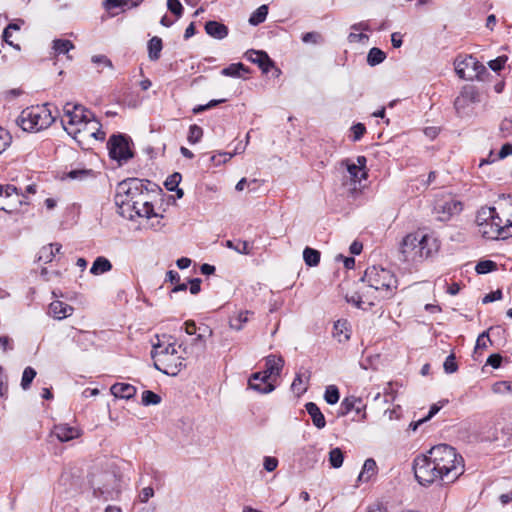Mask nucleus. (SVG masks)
Returning <instances> with one entry per match:
<instances>
[{
  "mask_svg": "<svg viewBox=\"0 0 512 512\" xmlns=\"http://www.w3.org/2000/svg\"><path fill=\"white\" fill-rule=\"evenodd\" d=\"M150 197L145 181L129 178L118 184L115 202L122 210L121 213H128L127 217L131 220L135 216L151 218L155 212Z\"/></svg>",
  "mask_w": 512,
  "mask_h": 512,
  "instance_id": "f257e3e1",
  "label": "nucleus"
},
{
  "mask_svg": "<svg viewBox=\"0 0 512 512\" xmlns=\"http://www.w3.org/2000/svg\"><path fill=\"white\" fill-rule=\"evenodd\" d=\"M63 112L62 126L75 140L80 142V138L85 136L104 139L105 133L100 131V124L94 114L82 105L66 103Z\"/></svg>",
  "mask_w": 512,
  "mask_h": 512,
  "instance_id": "f03ea898",
  "label": "nucleus"
},
{
  "mask_svg": "<svg viewBox=\"0 0 512 512\" xmlns=\"http://www.w3.org/2000/svg\"><path fill=\"white\" fill-rule=\"evenodd\" d=\"M428 452L429 458L435 461L438 470L442 474L443 483L454 482L463 473V459L453 447L447 444H439L432 447Z\"/></svg>",
  "mask_w": 512,
  "mask_h": 512,
  "instance_id": "7ed1b4c3",
  "label": "nucleus"
},
{
  "mask_svg": "<svg viewBox=\"0 0 512 512\" xmlns=\"http://www.w3.org/2000/svg\"><path fill=\"white\" fill-rule=\"evenodd\" d=\"M437 250L438 244L434 238L418 232L410 233L401 242V260L417 263L430 257Z\"/></svg>",
  "mask_w": 512,
  "mask_h": 512,
  "instance_id": "20e7f679",
  "label": "nucleus"
},
{
  "mask_svg": "<svg viewBox=\"0 0 512 512\" xmlns=\"http://www.w3.org/2000/svg\"><path fill=\"white\" fill-rule=\"evenodd\" d=\"M151 356L154 367L169 376H176L186 366L185 358L179 354L175 343L164 344L159 340L153 344Z\"/></svg>",
  "mask_w": 512,
  "mask_h": 512,
  "instance_id": "39448f33",
  "label": "nucleus"
},
{
  "mask_svg": "<svg viewBox=\"0 0 512 512\" xmlns=\"http://www.w3.org/2000/svg\"><path fill=\"white\" fill-rule=\"evenodd\" d=\"M362 281L374 289L380 299L393 297L398 288V280L395 275L391 271L377 266L367 268Z\"/></svg>",
  "mask_w": 512,
  "mask_h": 512,
  "instance_id": "423d86ee",
  "label": "nucleus"
},
{
  "mask_svg": "<svg viewBox=\"0 0 512 512\" xmlns=\"http://www.w3.org/2000/svg\"><path fill=\"white\" fill-rule=\"evenodd\" d=\"M55 118L48 104L24 109L17 119L18 125L27 132H39L48 128Z\"/></svg>",
  "mask_w": 512,
  "mask_h": 512,
  "instance_id": "0eeeda50",
  "label": "nucleus"
},
{
  "mask_svg": "<svg viewBox=\"0 0 512 512\" xmlns=\"http://www.w3.org/2000/svg\"><path fill=\"white\" fill-rule=\"evenodd\" d=\"M284 366L282 356L269 355L265 358V369L263 372L253 373L249 379V387L259 393L268 394L275 389V386L268 382L273 375H279Z\"/></svg>",
  "mask_w": 512,
  "mask_h": 512,
  "instance_id": "6e6552de",
  "label": "nucleus"
},
{
  "mask_svg": "<svg viewBox=\"0 0 512 512\" xmlns=\"http://www.w3.org/2000/svg\"><path fill=\"white\" fill-rule=\"evenodd\" d=\"M413 469L416 480L423 486L430 485L437 480L442 481V474L435 461L429 458V453L417 456L414 459Z\"/></svg>",
  "mask_w": 512,
  "mask_h": 512,
  "instance_id": "1a4fd4ad",
  "label": "nucleus"
},
{
  "mask_svg": "<svg viewBox=\"0 0 512 512\" xmlns=\"http://www.w3.org/2000/svg\"><path fill=\"white\" fill-rule=\"evenodd\" d=\"M494 207H482L476 216L479 233L487 239H506L509 233L503 232V226L492 225L489 218H493Z\"/></svg>",
  "mask_w": 512,
  "mask_h": 512,
  "instance_id": "9d476101",
  "label": "nucleus"
},
{
  "mask_svg": "<svg viewBox=\"0 0 512 512\" xmlns=\"http://www.w3.org/2000/svg\"><path fill=\"white\" fill-rule=\"evenodd\" d=\"M92 486L96 496H102L107 500L119 492L120 480L113 472H103L94 476Z\"/></svg>",
  "mask_w": 512,
  "mask_h": 512,
  "instance_id": "9b49d317",
  "label": "nucleus"
},
{
  "mask_svg": "<svg viewBox=\"0 0 512 512\" xmlns=\"http://www.w3.org/2000/svg\"><path fill=\"white\" fill-rule=\"evenodd\" d=\"M455 72L461 79H480V76L486 72V67L472 55H467L463 59H456Z\"/></svg>",
  "mask_w": 512,
  "mask_h": 512,
  "instance_id": "f8f14e48",
  "label": "nucleus"
},
{
  "mask_svg": "<svg viewBox=\"0 0 512 512\" xmlns=\"http://www.w3.org/2000/svg\"><path fill=\"white\" fill-rule=\"evenodd\" d=\"M504 202H499L494 207L493 218H489L492 225L503 226V232L512 236V196L505 197Z\"/></svg>",
  "mask_w": 512,
  "mask_h": 512,
  "instance_id": "ddd939ff",
  "label": "nucleus"
},
{
  "mask_svg": "<svg viewBox=\"0 0 512 512\" xmlns=\"http://www.w3.org/2000/svg\"><path fill=\"white\" fill-rule=\"evenodd\" d=\"M480 102V95L475 86L466 85L454 101V107L459 116H468L472 112V105Z\"/></svg>",
  "mask_w": 512,
  "mask_h": 512,
  "instance_id": "4468645a",
  "label": "nucleus"
},
{
  "mask_svg": "<svg viewBox=\"0 0 512 512\" xmlns=\"http://www.w3.org/2000/svg\"><path fill=\"white\" fill-rule=\"evenodd\" d=\"M461 210V202L454 199L451 195H443L434 202L433 211L440 221L449 220L452 216L460 213Z\"/></svg>",
  "mask_w": 512,
  "mask_h": 512,
  "instance_id": "2eb2a0df",
  "label": "nucleus"
},
{
  "mask_svg": "<svg viewBox=\"0 0 512 512\" xmlns=\"http://www.w3.org/2000/svg\"><path fill=\"white\" fill-rule=\"evenodd\" d=\"M109 155L116 160H128L132 157L127 139L123 135H113L108 140Z\"/></svg>",
  "mask_w": 512,
  "mask_h": 512,
  "instance_id": "dca6fc26",
  "label": "nucleus"
},
{
  "mask_svg": "<svg viewBox=\"0 0 512 512\" xmlns=\"http://www.w3.org/2000/svg\"><path fill=\"white\" fill-rule=\"evenodd\" d=\"M7 189L10 190V195L8 197L7 203H4L6 206V213H15L18 212L22 205H28V197L22 192H19L18 189L14 185L7 184Z\"/></svg>",
  "mask_w": 512,
  "mask_h": 512,
  "instance_id": "f3484780",
  "label": "nucleus"
},
{
  "mask_svg": "<svg viewBox=\"0 0 512 512\" xmlns=\"http://www.w3.org/2000/svg\"><path fill=\"white\" fill-rule=\"evenodd\" d=\"M52 434L60 442H68L70 440L78 438L81 435V431L76 426H70L68 424H58L54 426Z\"/></svg>",
  "mask_w": 512,
  "mask_h": 512,
  "instance_id": "a211bd4d",
  "label": "nucleus"
},
{
  "mask_svg": "<svg viewBox=\"0 0 512 512\" xmlns=\"http://www.w3.org/2000/svg\"><path fill=\"white\" fill-rule=\"evenodd\" d=\"M246 57L252 63L257 64L263 73H268L274 66L273 61L264 51L249 50L246 52Z\"/></svg>",
  "mask_w": 512,
  "mask_h": 512,
  "instance_id": "6ab92c4d",
  "label": "nucleus"
},
{
  "mask_svg": "<svg viewBox=\"0 0 512 512\" xmlns=\"http://www.w3.org/2000/svg\"><path fill=\"white\" fill-rule=\"evenodd\" d=\"M95 333L90 331L77 330L72 336V340L83 351L89 350L95 344Z\"/></svg>",
  "mask_w": 512,
  "mask_h": 512,
  "instance_id": "aec40b11",
  "label": "nucleus"
},
{
  "mask_svg": "<svg viewBox=\"0 0 512 512\" xmlns=\"http://www.w3.org/2000/svg\"><path fill=\"white\" fill-rule=\"evenodd\" d=\"M136 388L128 383H115L111 386L110 392L116 398L131 399L136 394Z\"/></svg>",
  "mask_w": 512,
  "mask_h": 512,
  "instance_id": "412c9836",
  "label": "nucleus"
},
{
  "mask_svg": "<svg viewBox=\"0 0 512 512\" xmlns=\"http://www.w3.org/2000/svg\"><path fill=\"white\" fill-rule=\"evenodd\" d=\"M49 310L55 319L61 320L72 315L74 309L62 301H53L49 305Z\"/></svg>",
  "mask_w": 512,
  "mask_h": 512,
  "instance_id": "4be33fe9",
  "label": "nucleus"
},
{
  "mask_svg": "<svg viewBox=\"0 0 512 512\" xmlns=\"http://www.w3.org/2000/svg\"><path fill=\"white\" fill-rule=\"evenodd\" d=\"M377 472L378 467L376 461L373 458H368L365 460L357 480L358 482H368L377 474Z\"/></svg>",
  "mask_w": 512,
  "mask_h": 512,
  "instance_id": "5701e85b",
  "label": "nucleus"
},
{
  "mask_svg": "<svg viewBox=\"0 0 512 512\" xmlns=\"http://www.w3.org/2000/svg\"><path fill=\"white\" fill-rule=\"evenodd\" d=\"M206 33L215 39H224L228 35V28L217 21H208L205 24Z\"/></svg>",
  "mask_w": 512,
  "mask_h": 512,
  "instance_id": "b1692460",
  "label": "nucleus"
},
{
  "mask_svg": "<svg viewBox=\"0 0 512 512\" xmlns=\"http://www.w3.org/2000/svg\"><path fill=\"white\" fill-rule=\"evenodd\" d=\"M351 329L346 320H338L334 323L333 336L338 342L343 343L350 339Z\"/></svg>",
  "mask_w": 512,
  "mask_h": 512,
  "instance_id": "393cba45",
  "label": "nucleus"
},
{
  "mask_svg": "<svg viewBox=\"0 0 512 512\" xmlns=\"http://www.w3.org/2000/svg\"><path fill=\"white\" fill-rule=\"evenodd\" d=\"M306 411L310 415L313 424L318 428L322 429L326 425L325 417L323 413L320 411L317 404L314 402H308L306 405Z\"/></svg>",
  "mask_w": 512,
  "mask_h": 512,
  "instance_id": "a878e982",
  "label": "nucleus"
},
{
  "mask_svg": "<svg viewBox=\"0 0 512 512\" xmlns=\"http://www.w3.org/2000/svg\"><path fill=\"white\" fill-rule=\"evenodd\" d=\"M24 25V20L18 19L16 22L10 23L6 26V28L3 31L2 38L3 40L11 47L19 51L21 49L19 44L13 43L11 40L12 34H14L15 31H19L21 29V26Z\"/></svg>",
  "mask_w": 512,
  "mask_h": 512,
  "instance_id": "bb28decb",
  "label": "nucleus"
},
{
  "mask_svg": "<svg viewBox=\"0 0 512 512\" xmlns=\"http://www.w3.org/2000/svg\"><path fill=\"white\" fill-rule=\"evenodd\" d=\"M251 315H253V312L249 310L237 312L229 318L230 328L236 331L242 330L244 325L249 321Z\"/></svg>",
  "mask_w": 512,
  "mask_h": 512,
  "instance_id": "cd10ccee",
  "label": "nucleus"
},
{
  "mask_svg": "<svg viewBox=\"0 0 512 512\" xmlns=\"http://www.w3.org/2000/svg\"><path fill=\"white\" fill-rule=\"evenodd\" d=\"M364 407L365 405L360 398L355 396L346 397L341 403V415H346L352 410L359 413Z\"/></svg>",
  "mask_w": 512,
  "mask_h": 512,
  "instance_id": "c85d7f7f",
  "label": "nucleus"
},
{
  "mask_svg": "<svg viewBox=\"0 0 512 512\" xmlns=\"http://www.w3.org/2000/svg\"><path fill=\"white\" fill-rule=\"evenodd\" d=\"M62 246L59 243H52L46 246H43L38 255V261L49 263L53 260L55 255L60 252Z\"/></svg>",
  "mask_w": 512,
  "mask_h": 512,
  "instance_id": "c756f323",
  "label": "nucleus"
},
{
  "mask_svg": "<svg viewBox=\"0 0 512 512\" xmlns=\"http://www.w3.org/2000/svg\"><path fill=\"white\" fill-rule=\"evenodd\" d=\"M111 269V262L107 258L100 256L94 260L90 268V273L93 275H100L109 272Z\"/></svg>",
  "mask_w": 512,
  "mask_h": 512,
  "instance_id": "7c9ffc66",
  "label": "nucleus"
},
{
  "mask_svg": "<svg viewBox=\"0 0 512 512\" xmlns=\"http://www.w3.org/2000/svg\"><path fill=\"white\" fill-rule=\"evenodd\" d=\"M248 68L242 63H233L222 69L221 74L228 77L240 78L243 73H248Z\"/></svg>",
  "mask_w": 512,
  "mask_h": 512,
  "instance_id": "2f4dec72",
  "label": "nucleus"
},
{
  "mask_svg": "<svg viewBox=\"0 0 512 512\" xmlns=\"http://www.w3.org/2000/svg\"><path fill=\"white\" fill-rule=\"evenodd\" d=\"M509 155H512V144L506 143L501 147L497 157H494L493 151H490L488 158L482 159L480 161L479 166H483L484 164L492 163V162L496 161L497 159H504Z\"/></svg>",
  "mask_w": 512,
  "mask_h": 512,
  "instance_id": "473e14b6",
  "label": "nucleus"
},
{
  "mask_svg": "<svg viewBox=\"0 0 512 512\" xmlns=\"http://www.w3.org/2000/svg\"><path fill=\"white\" fill-rule=\"evenodd\" d=\"M161 50H162V40L157 36L151 38L148 42L149 59L152 61L158 60L160 58Z\"/></svg>",
  "mask_w": 512,
  "mask_h": 512,
  "instance_id": "72a5a7b5",
  "label": "nucleus"
},
{
  "mask_svg": "<svg viewBox=\"0 0 512 512\" xmlns=\"http://www.w3.org/2000/svg\"><path fill=\"white\" fill-rule=\"evenodd\" d=\"M226 247L235 250L236 252L244 255L251 254L252 246L247 241L238 240L235 244L231 240H227L225 243Z\"/></svg>",
  "mask_w": 512,
  "mask_h": 512,
  "instance_id": "f704fd0d",
  "label": "nucleus"
},
{
  "mask_svg": "<svg viewBox=\"0 0 512 512\" xmlns=\"http://www.w3.org/2000/svg\"><path fill=\"white\" fill-rule=\"evenodd\" d=\"M268 14V6L261 5L258 7L250 16L249 23L253 26H256L265 21Z\"/></svg>",
  "mask_w": 512,
  "mask_h": 512,
  "instance_id": "c9c22d12",
  "label": "nucleus"
},
{
  "mask_svg": "<svg viewBox=\"0 0 512 512\" xmlns=\"http://www.w3.org/2000/svg\"><path fill=\"white\" fill-rule=\"evenodd\" d=\"M303 259L306 265L310 267L317 266L320 261V252L310 247H306L303 251Z\"/></svg>",
  "mask_w": 512,
  "mask_h": 512,
  "instance_id": "e433bc0d",
  "label": "nucleus"
},
{
  "mask_svg": "<svg viewBox=\"0 0 512 512\" xmlns=\"http://www.w3.org/2000/svg\"><path fill=\"white\" fill-rule=\"evenodd\" d=\"M92 177H94V172L91 169H73L66 174V178L78 181H83Z\"/></svg>",
  "mask_w": 512,
  "mask_h": 512,
  "instance_id": "4c0bfd02",
  "label": "nucleus"
},
{
  "mask_svg": "<svg viewBox=\"0 0 512 512\" xmlns=\"http://www.w3.org/2000/svg\"><path fill=\"white\" fill-rule=\"evenodd\" d=\"M386 58V54L379 48H372L370 49L368 55H367V63L370 66H376L380 63H382Z\"/></svg>",
  "mask_w": 512,
  "mask_h": 512,
  "instance_id": "58836bf2",
  "label": "nucleus"
},
{
  "mask_svg": "<svg viewBox=\"0 0 512 512\" xmlns=\"http://www.w3.org/2000/svg\"><path fill=\"white\" fill-rule=\"evenodd\" d=\"M74 48L73 43L67 39H56L53 41V50L55 54H66Z\"/></svg>",
  "mask_w": 512,
  "mask_h": 512,
  "instance_id": "ea45409f",
  "label": "nucleus"
},
{
  "mask_svg": "<svg viewBox=\"0 0 512 512\" xmlns=\"http://www.w3.org/2000/svg\"><path fill=\"white\" fill-rule=\"evenodd\" d=\"M344 454L338 447L331 449L329 452V463L333 468H340L343 464Z\"/></svg>",
  "mask_w": 512,
  "mask_h": 512,
  "instance_id": "a19ab883",
  "label": "nucleus"
},
{
  "mask_svg": "<svg viewBox=\"0 0 512 512\" xmlns=\"http://www.w3.org/2000/svg\"><path fill=\"white\" fill-rule=\"evenodd\" d=\"M36 374V370L30 366L24 369L21 379V388L23 390H28L30 388L31 383L34 380Z\"/></svg>",
  "mask_w": 512,
  "mask_h": 512,
  "instance_id": "79ce46f5",
  "label": "nucleus"
},
{
  "mask_svg": "<svg viewBox=\"0 0 512 512\" xmlns=\"http://www.w3.org/2000/svg\"><path fill=\"white\" fill-rule=\"evenodd\" d=\"M347 170L351 176V178L354 181H361L362 179H365L367 176L366 171H363L362 169L355 166L354 162L346 161Z\"/></svg>",
  "mask_w": 512,
  "mask_h": 512,
  "instance_id": "37998d69",
  "label": "nucleus"
},
{
  "mask_svg": "<svg viewBox=\"0 0 512 512\" xmlns=\"http://www.w3.org/2000/svg\"><path fill=\"white\" fill-rule=\"evenodd\" d=\"M340 393L338 388L335 385H329L326 387L324 399L325 401L330 404H336L339 401Z\"/></svg>",
  "mask_w": 512,
  "mask_h": 512,
  "instance_id": "c03bdc74",
  "label": "nucleus"
},
{
  "mask_svg": "<svg viewBox=\"0 0 512 512\" xmlns=\"http://www.w3.org/2000/svg\"><path fill=\"white\" fill-rule=\"evenodd\" d=\"M161 402V397L150 390H145L142 393L141 403L144 406L157 405Z\"/></svg>",
  "mask_w": 512,
  "mask_h": 512,
  "instance_id": "a18cd8bd",
  "label": "nucleus"
},
{
  "mask_svg": "<svg viewBox=\"0 0 512 512\" xmlns=\"http://www.w3.org/2000/svg\"><path fill=\"white\" fill-rule=\"evenodd\" d=\"M203 136V130L200 126L193 124L189 127L187 140L190 144L198 143Z\"/></svg>",
  "mask_w": 512,
  "mask_h": 512,
  "instance_id": "49530a36",
  "label": "nucleus"
},
{
  "mask_svg": "<svg viewBox=\"0 0 512 512\" xmlns=\"http://www.w3.org/2000/svg\"><path fill=\"white\" fill-rule=\"evenodd\" d=\"M182 176L180 173L175 172L170 175L164 182V186L169 191H174L177 189L181 182Z\"/></svg>",
  "mask_w": 512,
  "mask_h": 512,
  "instance_id": "de8ad7c7",
  "label": "nucleus"
},
{
  "mask_svg": "<svg viewBox=\"0 0 512 512\" xmlns=\"http://www.w3.org/2000/svg\"><path fill=\"white\" fill-rule=\"evenodd\" d=\"M291 389L296 392L297 394H302L307 390V387L305 386V380L303 379V375L300 373H297L292 385Z\"/></svg>",
  "mask_w": 512,
  "mask_h": 512,
  "instance_id": "09e8293b",
  "label": "nucleus"
},
{
  "mask_svg": "<svg viewBox=\"0 0 512 512\" xmlns=\"http://www.w3.org/2000/svg\"><path fill=\"white\" fill-rule=\"evenodd\" d=\"M495 268H496L495 262H493L491 260H484V261H480L476 265L475 270L478 274H486V273L493 271Z\"/></svg>",
  "mask_w": 512,
  "mask_h": 512,
  "instance_id": "8fccbe9b",
  "label": "nucleus"
},
{
  "mask_svg": "<svg viewBox=\"0 0 512 512\" xmlns=\"http://www.w3.org/2000/svg\"><path fill=\"white\" fill-rule=\"evenodd\" d=\"M507 60H508V57L506 55L499 56L496 59L490 60L488 62V66L491 70L498 72L503 68V66L505 65Z\"/></svg>",
  "mask_w": 512,
  "mask_h": 512,
  "instance_id": "3c124183",
  "label": "nucleus"
},
{
  "mask_svg": "<svg viewBox=\"0 0 512 512\" xmlns=\"http://www.w3.org/2000/svg\"><path fill=\"white\" fill-rule=\"evenodd\" d=\"M443 367H444V371L448 374H451V373H454L457 371L458 369V365L456 363V358H455V355L454 354H450L444 364H443Z\"/></svg>",
  "mask_w": 512,
  "mask_h": 512,
  "instance_id": "603ef678",
  "label": "nucleus"
},
{
  "mask_svg": "<svg viewBox=\"0 0 512 512\" xmlns=\"http://www.w3.org/2000/svg\"><path fill=\"white\" fill-rule=\"evenodd\" d=\"M12 137L9 132L0 128V154L11 144Z\"/></svg>",
  "mask_w": 512,
  "mask_h": 512,
  "instance_id": "864d4df0",
  "label": "nucleus"
},
{
  "mask_svg": "<svg viewBox=\"0 0 512 512\" xmlns=\"http://www.w3.org/2000/svg\"><path fill=\"white\" fill-rule=\"evenodd\" d=\"M345 299L348 303L355 305L357 308L366 309L363 306V304H365V301L363 300L362 295H360L358 293H353L352 295H346Z\"/></svg>",
  "mask_w": 512,
  "mask_h": 512,
  "instance_id": "5fc2aeb1",
  "label": "nucleus"
},
{
  "mask_svg": "<svg viewBox=\"0 0 512 512\" xmlns=\"http://www.w3.org/2000/svg\"><path fill=\"white\" fill-rule=\"evenodd\" d=\"M493 391L495 393H505L512 391V382L499 381L493 385Z\"/></svg>",
  "mask_w": 512,
  "mask_h": 512,
  "instance_id": "6e6d98bb",
  "label": "nucleus"
},
{
  "mask_svg": "<svg viewBox=\"0 0 512 512\" xmlns=\"http://www.w3.org/2000/svg\"><path fill=\"white\" fill-rule=\"evenodd\" d=\"M167 7L177 17L182 15L183 7L179 0H167Z\"/></svg>",
  "mask_w": 512,
  "mask_h": 512,
  "instance_id": "4d7b16f0",
  "label": "nucleus"
},
{
  "mask_svg": "<svg viewBox=\"0 0 512 512\" xmlns=\"http://www.w3.org/2000/svg\"><path fill=\"white\" fill-rule=\"evenodd\" d=\"M103 6L107 11L111 12L115 8L124 9L126 7V4L124 0H105L103 2Z\"/></svg>",
  "mask_w": 512,
  "mask_h": 512,
  "instance_id": "13d9d810",
  "label": "nucleus"
},
{
  "mask_svg": "<svg viewBox=\"0 0 512 512\" xmlns=\"http://www.w3.org/2000/svg\"><path fill=\"white\" fill-rule=\"evenodd\" d=\"M92 63L108 68H113L112 62L105 55H94L91 58Z\"/></svg>",
  "mask_w": 512,
  "mask_h": 512,
  "instance_id": "bf43d9fd",
  "label": "nucleus"
},
{
  "mask_svg": "<svg viewBox=\"0 0 512 512\" xmlns=\"http://www.w3.org/2000/svg\"><path fill=\"white\" fill-rule=\"evenodd\" d=\"M353 133V141H358L366 132V127L362 123H357L351 127Z\"/></svg>",
  "mask_w": 512,
  "mask_h": 512,
  "instance_id": "052dcab7",
  "label": "nucleus"
},
{
  "mask_svg": "<svg viewBox=\"0 0 512 512\" xmlns=\"http://www.w3.org/2000/svg\"><path fill=\"white\" fill-rule=\"evenodd\" d=\"M233 155H234L233 153H227V152L218 153L217 155H213L211 157V161L215 165H219L221 163H226L227 161H229L233 157Z\"/></svg>",
  "mask_w": 512,
  "mask_h": 512,
  "instance_id": "680f3d73",
  "label": "nucleus"
},
{
  "mask_svg": "<svg viewBox=\"0 0 512 512\" xmlns=\"http://www.w3.org/2000/svg\"><path fill=\"white\" fill-rule=\"evenodd\" d=\"M10 195V190L7 189V185H0V210L6 212V206L4 203H7L8 197Z\"/></svg>",
  "mask_w": 512,
  "mask_h": 512,
  "instance_id": "e2e57ef3",
  "label": "nucleus"
},
{
  "mask_svg": "<svg viewBox=\"0 0 512 512\" xmlns=\"http://www.w3.org/2000/svg\"><path fill=\"white\" fill-rule=\"evenodd\" d=\"M491 344L490 338L488 336V333L483 332L480 334L476 341V349H485L488 347V345Z\"/></svg>",
  "mask_w": 512,
  "mask_h": 512,
  "instance_id": "0e129e2a",
  "label": "nucleus"
},
{
  "mask_svg": "<svg viewBox=\"0 0 512 512\" xmlns=\"http://www.w3.org/2000/svg\"><path fill=\"white\" fill-rule=\"evenodd\" d=\"M264 469L268 472L274 471L278 466V460L275 457L266 456L264 458Z\"/></svg>",
  "mask_w": 512,
  "mask_h": 512,
  "instance_id": "69168bd1",
  "label": "nucleus"
},
{
  "mask_svg": "<svg viewBox=\"0 0 512 512\" xmlns=\"http://www.w3.org/2000/svg\"><path fill=\"white\" fill-rule=\"evenodd\" d=\"M206 339L205 334L198 333L196 337L192 340V345L198 346L201 352H204L206 349Z\"/></svg>",
  "mask_w": 512,
  "mask_h": 512,
  "instance_id": "338daca9",
  "label": "nucleus"
},
{
  "mask_svg": "<svg viewBox=\"0 0 512 512\" xmlns=\"http://www.w3.org/2000/svg\"><path fill=\"white\" fill-rule=\"evenodd\" d=\"M154 496V490L152 487H145L139 494V500L142 503H146L151 497Z\"/></svg>",
  "mask_w": 512,
  "mask_h": 512,
  "instance_id": "774afa93",
  "label": "nucleus"
}]
</instances>
